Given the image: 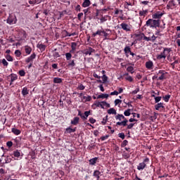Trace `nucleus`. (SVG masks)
<instances>
[{
  "label": "nucleus",
  "mask_w": 180,
  "mask_h": 180,
  "mask_svg": "<svg viewBox=\"0 0 180 180\" xmlns=\"http://www.w3.org/2000/svg\"><path fill=\"white\" fill-rule=\"evenodd\" d=\"M172 51L171 48H163V51L160 53V54H158L156 56L157 60H165L167 58V56L168 58L170 57V53Z\"/></svg>",
  "instance_id": "nucleus-1"
},
{
  "label": "nucleus",
  "mask_w": 180,
  "mask_h": 180,
  "mask_svg": "<svg viewBox=\"0 0 180 180\" xmlns=\"http://www.w3.org/2000/svg\"><path fill=\"white\" fill-rule=\"evenodd\" d=\"M146 26H148V27L157 29V27H160V20H155L154 18H153V19L149 18L146 21Z\"/></svg>",
  "instance_id": "nucleus-2"
},
{
  "label": "nucleus",
  "mask_w": 180,
  "mask_h": 180,
  "mask_svg": "<svg viewBox=\"0 0 180 180\" xmlns=\"http://www.w3.org/2000/svg\"><path fill=\"white\" fill-rule=\"evenodd\" d=\"M115 119L116 120H120L122 122H117L116 123V126H123L124 127L125 126H127V122H129V120H127V119H126L125 117L123 116V115L122 114H118L117 116H115Z\"/></svg>",
  "instance_id": "nucleus-3"
},
{
  "label": "nucleus",
  "mask_w": 180,
  "mask_h": 180,
  "mask_svg": "<svg viewBox=\"0 0 180 180\" xmlns=\"http://www.w3.org/2000/svg\"><path fill=\"white\" fill-rule=\"evenodd\" d=\"M6 23H8V25H16V23H18V18H16V15L9 14L6 20Z\"/></svg>",
  "instance_id": "nucleus-4"
},
{
  "label": "nucleus",
  "mask_w": 180,
  "mask_h": 180,
  "mask_svg": "<svg viewBox=\"0 0 180 180\" xmlns=\"http://www.w3.org/2000/svg\"><path fill=\"white\" fill-rule=\"evenodd\" d=\"M79 98H80L81 102H83L84 103L92 101V97L91 96H85L83 93L79 94Z\"/></svg>",
  "instance_id": "nucleus-5"
},
{
  "label": "nucleus",
  "mask_w": 180,
  "mask_h": 180,
  "mask_svg": "<svg viewBox=\"0 0 180 180\" xmlns=\"http://www.w3.org/2000/svg\"><path fill=\"white\" fill-rule=\"evenodd\" d=\"M94 105L96 106V108H101V109H104V106L110 108V104L108 103L106 101H96Z\"/></svg>",
  "instance_id": "nucleus-6"
},
{
  "label": "nucleus",
  "mask_w": 180,
  "mask_h": 180,
  "mask_svg": "<svg viewBox=\"0 0 180 180\" xmlns=\"http://www.w3.org/2000/svg\"><path fill=\"white\" fill-rule=\"evenodd\" d=\"M148 161H150V159L148 158H145L143 162L139 163V165L137 166V170L143 171V169H144V168L147 167V165L146 164V162H148Z\"/></svg>",
  "instance_id": "nucleus-7"
},
{
  "label": "nucleus",
  "mask_w": 180,
  "mask_h": 180,
  "mask_svg": "<svg viewBox=\"0 0 180 180\" xmlns=\"http://www.w3.org/2000/svg\"><path fill=\"white\" fill-rule=\"evenodd\" d=\"M82 53L85 56H91L92 53H95V49H94L92 47H89L86 49H84Z\"/></svg>",
  "instance_id": "nucleus-8"
},
{
  "label": "nucleus",
  "mask_w": 180,
  "mask_h": 180,
  "mask_svg": "<svg viewBox=\"0 0 180 180\" xmlns=\"http://www.w3.org/2000/svg\"><path fill=\"white\" fill-rule=\"evenodd\" d=\"M162 16H164V13H162L161 11H158L152 15L153 19H157V20H160Z\"/></svg>",
  "instance_id": "nucleus-9"
},
{
  "label": "nucleus",
  "mask_w": 180,
  "mask_h": 180,
  "mask_svg": "<svg viewBox=\"0 0 180 180\" xmlns=\"http://www.w3.org/2000/svg\"><path fill=\"white\" fill-rule=\"evenodd\" d=\"M120 26H121V29H122V30H124L125 32L131 31V27L130 25H128L126 22L121 23Z\"/></svg>",
  "instance_id": "nucleus-10"
},
{
  "label": "nucleus",
  "mask_w": 180,
  "mask_h": 180,
  "mask_svg": "<svg viewBox=\"0 0 180 180\" xmlns=\"http://www.w3.org/2000/svg\"><path fill=\"white\" fill-rule=\"evenodd\" d=\"M34 58H36V53H34L25 60V63H33V60H34Z\"/></svg>",
  "instance_id": "nucleus-11"
},
{
  "label": "nucleus",
  "mask_w": 180,
  "mask_h": 180,
  "mask_svg": "<svg viewBox=\"0 0 180 180\" xmlns=\"http://www.w3.org/2000/svg\"><path fill=\"white\" fill-rule=\"evenodd\" d=\"M153 67H154V63H153V61L149 60L146 63V68L148 70H153Z\"/></svg>",
  "instance_id": "nucleus-12"
},
{
  "label": "nucleus",
  "mask_w": 180,
  "mask_h": 180,
  "mask_svg": "<svg viewBox=\"0 0 180 180\" xmlns=\"http://www.w3.org/2000/svg\"><path fill=\"white\" fill-rule=\"evenodd\" d=\"M174 6H175V1L174 0L169 1L167 5V9H174Z\"/></svg>",
  "instance_id": "nucleus-13"
},
{
  "label": "nucleus",
  "mask_w": 180,
  "mask_h": 180,
  "mask_svg": "<svg viewBox=\"0 0 180 180\" xmlns=\"http://www.w3.org/2000/svg\"><path fill=\"white\" fill-rule=\"evenodd\" d=\"M76 129H72L71 127H68L65 129V134H70L71 133H74L76 131Z\"/></svg>",
  "instance_id": "nucleus-14"
},
{
  "label": "nucleus",
  "mask_w": 180,
  "mask_h": 180,
  "mask_svg": "<svg viewBox=\"0 0 180 180\" xmlns=\"http://www.w3.org/2000/svg\"><path fill=\"white\" fill-rule=\"evenodd\" d=\"M91 6V0H84V2L82 4L83 8H88Z\"/></svg>",
  "instance_id": "nucleus-15"
},
{
  "label": "nucleus",
  "mask_w": 180,
  "mask_h": 180,
  "mask_svg": "<svg viewBox=\"0 0 180 180\" xmlns=\"http://www.w3.org/2000/svg\"><path fill=\"white\" fill-rule=\"evenodd\" d=\"M71 124H73V126H77L78 123H79V117H75L72 121H71Z\"/></svg>",
  "instance_id": "nucleus-16"
},
{
  "label": "nucleus",
  "mask_w": 180,
  "mask_h": 180,
  "mask_svg": "<svg viewBox=\"0 0 180 180\" xmlns=\"http://www.w3.org/2000/svg\"><path fill=\"white\" fill-rule=\"evenodd\" d=\"M124 52L125 53L127 57H129V54L131 53V49H130V46H125L124 49Z\"/></svg>",
  "instance_id": "nucleus-17"
},
{
  "label": "nucleus",
  "mask_w": 180,
  "mask_h": 180,
  "mask_svg": "<svg viewBox=\"0 0 180 180\" xmlns=\"http://www.w3.org/2000/svg\"><path fill=\"white\" fill-rule=\"evenodd\" d=\"M93 176H95L97 180H99L101 178V172H99V170H95L94 172Z\"/></svg>",
  "instance_id": "nucleus-18"
},
{
  "label": "nucleus",
  "mask_w": 180,
  "mask_h": 180,
  "mask_svg": "<svg viewBox=\"0 0 180 180\" xmlns=\"http://www.w3.org/2000/svg\"><path fill=\"white\" fill-rule=\"evenodd\" d=\"M97 161H98L97 157L90 159L89 160V165H95L96 164Z\"/></svg>",
  "instance_id": "nucleus-19"
},
{
  "label": "nucleus",
  "mask_w": 180,
  "mask_h": 180,
  "mask_svg": "<svg viewBox=\"0 0 180 180\" xmlns=\"http://www.w3.org/2000/svg\"><path fill=\"white\" fill-rule=\"evenodd\" d=\"M11 131H12V133H13V134H15V136H19V134H20V133H22V132L20 131V130H19V129H16V128H15V127H13V128L11 129Z\"/></svg>",
  "instance_id": "nucleus-20"
},
{
  "label": "nucleus",
  "mask_w": 180,
  "mask_h": 180,
  "mask_svg": "<svg viewBox=\"0 0 180 180\" xmlns=\"http://www.w3.org/2000/svg\"><path fill=\"white\" fill-rule=\"evenodd\" d=\"M103 30H97L96 32L92 34L93 37H96V36H102Z\"/></svg>",
  "instance_id": "nucleus-21"
},
{
  "label": "nucleus",
  "mask_w": 180,
  "mask_h": 180,
  "mask_svg": "<svg viewBox=\"0 0 180 180\" xmlns=\"http://www.w3.org/2000/svg\"><path fill=\"white\" fill-rule=\"evenodd\" d=\"M16 79H18V75H15V74H11V82H10V85H12V83L14 81H16Z\"/></svg>",
  "instance_id": "nucleus-22"
},
{
  "label": "nucleus",
  "mask_w": 180,
  "mask_h": 180,
  "mask_svg": "<svg viewBox=\"0 0 180 180\" xmlns=\"http://www.w3.org/2000/svg\"><path fill=\"white\" fill-rule=\"evenodd\" d=\"M109 98V94H102L97 96V99H105Z\"/></svg>",
  "instance_id": "nucleus-23"
},
{
  "label": "nucleus",
  "mask_w": 180,
  "mask_h": 180,
  "mask_svg": "<svg viewBox=\"0 0 180 180\" xmlns=\"http://www.w3.org/2000/svg\"><path fill=\"white\" fill-rule=\"evenodd\" d=\"M164 108V103H159L155 105V109L156 110H160V109Z\"/></svg>",
  "instance_id": "nucleus-24"
},
{
  "label": "nucleus",
  "mask_w": 180,
  "mask_h": 180,
  "mask_svg": "<svg viewBox=\"0 0 180 180\" xmlns=\"http://www.w3.org/2000/svg\"><path fill=\"white\" fill-rule=\"evenodd\" d=\"M147 13H148V10H142L139 11V16H143L145 18V16H147Z\"/></svg>",
  "instance_id": "nucleus-25"
},
{
  "label": "nucleus",
  "mask_w": 180,
  "mask_h": 180,
  "mask_svg": "<svg viewBox=\"0 0 180 180\" xmlns=\"http://www.w3.org/2000/svg\"><path fill=\"white\" fill-rule=\"evenodd\" d=\"M25 51L26 54H27V55L30 54L32 53V47H30L29 46H25Z\"/></svg>",
  "instance_id": "nucleus-26"
},
{
  "label": "nucleus",
  "mask_w": 180,
  "mask_h": 180,
  "mask_svg": "<svg viewBox=\"0 0 180 180\" xmlns=\"http://www.w3.org/2000/svg\"><path fill=\"white\" fill-rule=\"evenodd\" d=\"M22 95L23 96H26V95H29V90L27 89V87H23L22 90Z\"/></svg>",
  "instance_id": "nucleus-27"
},
{
  "label": "nucleus",
  "mask_w": 180,
  "mask_h": 180,
  "mask_svg": "<svg viewBox=\"0 0 180 180\" xmlns=\"http://www.w3.org/2000/svg\"><path fill=\"white\" fill-rule=\"evenodd\" d=\"M20 36L22 37V39L25 40L26 37H27V34L26 33V31L22 30L20 32Z\"/></svg>",
  "instance_id": "nucleus-28"
},
{
  "label": "nucleus",
  "mask_w": 180,
  "mask_h": 180,
  "mask_svg": "<svg viewBox=\"0 0 180 180\" xmlns=\"http://www.w3.org/2000/svg\"><path fill=\"white\" fill-rule=\"evenodd\" d=\"M71 48H72V50L70 51V53H74V51L77 50V44L75 42H72Z\"/></svg>",
  "instance_id": "nucleus-29"
},
{
  "label": "nucleus",
  "mask_w": 180,
  "mask_h": 180,
  "mask_svg": "<svg viewBox=\"0 0 180 180\" xmlns=\"http://www.w3.org/2000/svg\"><path fill=\"white\" fill-rule=\"evenodd\" d=\"M136 37H139L138 40H144V33H141V34H135Z\"/></svg>",
  "instance_id": "nucleus-30"
},
{
  "label": "nucleus",
  "mask_w": 180,
  "mask_h": 180,
  "mask_svg": "<svg viewBox=\"0 0 180 180\" xmlns=\"http://www.w3.org/2000/svg\"><path fill=\"white\" fill-rule=\"evenodd\" d=\"M37 47L41 51H44V50H46V45L44 44H38Z\"/></svg>",
  "instance_id": "nucleus-31"
},
{
  "label": "nucleus",
  "mask_w": 180,
  "mask_h": 180,
  "mask_svg": "<svg viewBox=\"0 0 180 180\" xmlns=\"http://www.w3.org/2000/svg\"><path fill=\"white\" fill-rule=\"evenodd\" d=\"M108 115H117L116 110L115 108H110L108 110Z\"/></svg>",
  "instance_id": "nucleus-32"
},
{
  "label": "nucleus",
  "mask_w": 180,
  "mask_h": 180,
  "mask_svg": "<svg viewBox=\"0 0 180 180\" xmlns=\"http://www.w3.org/2000/svg\"><path fill=\"white\" fill-rule=\"evenodd\" d=\"M54 84H61L63 82V79L60 77H55L53 79Z\"/></svg>",
  "instance_id": "nucleus-33"
},
{
  "label": "nucleus",
  "mask_w": 180,
  "mask_h": 180,
  "mask_svg": "<svg viewBox=\"0 0 180 180\" xmlns=\"http://www.w3.org/2000/svg\"><path fill=\"white\" fill-rule=\"evenodd\" d=\"M91 114V111H85L84 115H83L82 119L83 120H86L88 119V116Z\"/></svg>",
  "instance_id": "nucleus-34"
},
{
  "label": "nucleus",
  "mask_w": 180,
  "mask_h": 180,
  "mask_svg": "<svg viewBox=\"0 0 180 180\" xmlns=\"http://www.w3.org/2000/svg\"><path fill=\"white\" fill-rule=\"evenodd\" d=\"M103 35L104 37V40H109V33L106 32L105 30H103Z\"/></svg>",
  "instance_id": "nucleus-35"
},
{
  "label": "nucleus",
  "mask_w": 180,
  "mask_h": 180,
  "mask_svg": "<svg viewBox=\"0 0 180 180\" xmlns=\"http://www.w3.org/2000/svg\"><path fill=\"white\" fill-rule=\"evenodd\" d=\"M127 71L128 72H130L131 74H134V68H133V66H129L127 68Z\"/></svg>",
  "instance_id": "nucleus-36"
},
{
  "label": "nucleus",
  "mask_w": 180,
  "mask_h": 180,
  "mask_svg": "<svg viewBox=\"0 0 180 180\" xmlns=\"http://www.w3.org/2000/svg\"><path fill=\"white\" fill-rule=\"evenodd\" d=\"M5 58L6 60H7V61H10V62L13 61V58L9 54L6 55Z\"/></svg>",
  "instance_id": "nucleus-37"
},
{
  "label": "nucleus",
  "mask_w": 180,
  "mask_h": 180,
  "mask_svg": "<svg viewBox=\"0 0 180 180\" xmlns=\"http://www.w3.org/2000/svg\"><path fill=\"white\" fill-rule=\"evenodd\" d=\"M108 18H109V16H108V15L101 17V18L100 19L101 23H103L105 22H106V20H108Z\"/></svg>",
  "instance_id": "nucleus-38"
},
{
  "label": "nucleus",
  "mask_w": 180,
  "mask_h": 180,
  "mask_svg": "<svg viewBox=\"0 0 180 180\" xmlns=\"http://www.w3.org/2000/svg\"><path fill=\"white\" fill-rule=\"evenodd\" d=\"M124 5L125 9H129V6H133V4L131 2H127V1H125Z\"/></svg>",
  "instance_id": "nucleus-39"
},
{
  "label": "nucleus",
  "mask_w": 180,
  "mask_h": 180,
  "mask_svg": "<svg viewBox=\"0 0 180 180\" xmlns=\"http://www.w3.org/2000/svg\"><path fill=\"white\" fill-rule=\"evenodd\" d=\"M1 63L4 67H8V65H9V63H8L5 58L1 60Z\"/></svg>",
  "instance_id": "nucleus-40"
},
{
  "label": "nucleus",
  "mask_w": 180,
  "mask_h": 180,
  "mask_svg": "<svg viewBox=\"0 0 180 180\" xmlns=\"http://www.w3.org/2000/svg\"><path fill=\"white\" fill-rule=\"evenodd\" d=\"M153 98H155V103H158L161 101V96H155V95H153Z\"/></svg>",
  "instance_id": "nucleus-41"
},
{
  "label": "nucleus",
  "mask_w": 180,
  "mask_h": 180,
  "mask_svg": "<svg viewBox=\"0 0 180 180\" xmlns=\"http://www.w3.org/2000/svg\"><path fill=\"white\" fill-rule=\"evenodd\" d=\"M13 155L14 157L19 158V157H20V152H19V150H15L13 152Z\"/></svg>",
  "instance_id": "nucleus-42"
},
{
  "label": "nucleus",
  "mask_w": 180,
  "mask_h": 180,
  "mask_svg": "<svg viewBox=\"0 0 180 180\" xmlns=\"http://www.w3.org/2000/svg\"><path fill=\"white\" fill-rule=\"evenodd\" d=\"M65 57H66V60H68H68H71L72 55L71 54V53H66Z\"/></svg>",
  "instance_id": "nucleus-43"
},
{
  "label": "nucleus",
  "mask_w": 180,
  "mask_h": 180,
  "mask_svg": "<svg viewBox=\"0 0 180 180\" xmlns=\"http://www.w3.org/2000/svg\"><path fill=\"white\" fill-rule=\"evenodd\" d=\"M169 98H171L170 95H166V96H163V101H165V102H169Z\"/></svg>",
  "instance_id": "nucleus-44"
},
{
  "label": "nucleus",
  "mask_w": 180,
  "mask_h": 180,
  "mask_svg": "<svg viewBox=\"0 0 180 180\" xmlns=\"http://www.w3.org/2000/svg\"><path fill=\"white\" fill-rule=\"evenodd\" d=\"M14 54L16 57H20V56H22V52H20V50H15Z\"/></svg>",
  "instance_id": "nucleus-45"
},
{
  "label": "nucleus",
  "mask_w": 180,
  "mask_h": 180,
  "mask_svg": "<svg viewBox=\"0 0 180 180\" xmlns=\"http://www.w3.org/2000/svg\"><path fill=\"white\" fill-rule=\"evenodd\" d=\"M131 110H130V109L126 110L124 112V116H130V115H131V113H130Z\"/></svg>",
  "instance_id": "nucleus-46"
},
{
  "label": "nucleus",
  "mask_w": 180,
  "mask_h": 180,
  "mask_svg": "<svg viewBox=\"0 0 180 180\" xmlns=\"http://www.w3.org/2000/svg\"><path fill=\"white\" fill-rule=\"evenodd\" d=\"M18 74L20 77H25V75H26V72L23 70H20Z\"/></svg>",
  "instance_id": "nucleus-47"
},
{
  "label": "nucleus",
  "mask_w": 180,
  "mask_h": 180,
  "mask_svg": "<svg viewBox=\"0 0 180 180\" xmlns=\"http://www.w3.org/2000/svg\"><path fill=\"white\" fill-rule=\"evenodd\" d=\"M53 56L55 58H58V57H60V53H58V52L56 51H53Z\"/></svg>",
  "instance_id": "nucleus-48"
},
{
  "label": "nucleus",
  "mask_w": 180,
  "mask_h": 180,
  "mask_svg": "<svg viewBox=\"0 0 180 180\" xmlns=\"http://www.w3.org/2000/svg\"><path fill=\"white\" fill-rule=\"evenodd\" d=\"M11 161H12V158L7 156L6 158L5 159L4 164H9V162H11Z\"/></svg>",
  "instance_id": "nucleus-49"
},
{
  "label": "nucleus",
  "mask_w": 180,
  "mask_h": 180,
  "mask_svg": "<svg viewBox=\"0 0 180 180\" xmlns=\"http://www.w3.org/2000/svg\"><path fill=\"white\" fill-rule=\"evenodd\" d=\"M68 67H75V62L74 60H72L71 62L68 63Z\"/></svg>",
  "instance_id": "nucleus-50"
},
{
  "label": "nucleus",
  "mask_w": 180,
  "mask_h": 180,
  "mask_svg": "<svg viewBox=\"0 0 180 180\" xmlns=\"http://www.w3.org/2000/svg\"><path fill=\"white\" fill-rule=\"evenodd\" d=\"M125 79L129 82H133V77L131 76H127Z\"/></svg>",
  "instance_id": "nucleus-51"
},
{
  "label": "nucleus",
  "mask_w": 180,
  "mask_h": 180,
  "mask_svg": "<svg viewBox=\"0 0 180 180\" xmlns=\"http://www.w3.org/2000/svg\"><path fill=\"white\" fill-rule=\"evenodd\" d=\"M108 123V116H106L105 118H103V120L101 121V124L103 125L106 124Z\"/></svg>",
  "instance_id": "nucleus-52"
},
{
  "label": "nucleus",
  "mask_w": 180,
  "mask_h": 180,
  "mask_svg": "<svg viewBox=\"0 0 180 180\" xmlns=\"http://www.w3.org/2000/svg\"><path fill=\"white\" fill-rule=\"evenodd\" d=\"M115 105L117 106V105H119V103H122V100L120 99H115L114 101Z\"/></svg>",
  "instance_id": "nucleus-53"
},
{
  "label": "nucleus",
  "mask_w": 180,
  "mask_h": 180,
  "mask_svg": "<svg viewBox=\"0 0 180 180\" xmlns=\"http://www.w3.org/2000/svg\"><path fill=\"white\" fill-rule=\"evenodd\" d=\"M128 143H129V141H127V140H124L121 146L122 147H126V146H127Z\"/></svg>",
  "instance_id": "nucleus-54"
},
{
  "label": "nucleus",
  "mask_w": 180,
  "mask_h": 180,
  "mask_svg": "<svg viewBox=\"0 0 180 180\" xmlns=\"http://www.w3.org/2000/svg\"><path fill=\"white\" fill-rule=\"evenodd\" d=\"M118 137H120V139H122V140H124V137H125L124 133H123V132L120 133V134H118Z\"/></svg>",
  "instance_id": "nucleus-55"
},
{
  "label": "nucleus",
  "mask_w": 180,
  "mask_h": 180,
  "mask_svg": "<svg viewBox=\"0 0 180 180\" xmlns=\"http://www.w3.org/2000/svg\"><path fill=\"white\" fill-rule=\"evenodd\" d=\"M122 157L125 159V160H127V158H130V155L129 153H124L122 155Z\"/></svg>",
  "instance_id": "nucleus-56"
},
{
  "label": "nucleus",
  "mask_w": 180,
  "mask_h": 180,
  "mask_svg": "<svg viewBox=\"0 0 180 180\" xmlns=\"http://www.w3.org/2000/svg\"><path fill=\"white\" fill-rule=\"evenodd\" d=\"M77 89H79L80 91H84V89H85V86H84L83 84H79Z\"/></svg>",
  "instance_id": "nucleus-57"
},
{
  "label": "nucleus",
  "mask_w": 180,
  "mask_h": 180,
  "mask_svg": "<svg viewBox=\"0 0 180 180\" xmlns=\"http://www.w3.org/2000/svg\"><path fill=\"white\" fill-rule=\"evenodd\" d=\"M139 92H140V89H139V88H136L135 90H134V91L131 92V94H132L133 95H136V94H137V93H139Z\"/></svg>",
  "instance_id": "nucleus-58"
},
{
  "label": "nucleus",
  "mask_w": 180,
  "mask_h": 180,
  "mask_svg": "<svg viewBox=\"0 0 180 180\" xmlns=\"http://www.w3.org/2000/svg\"><path fill=\"white\" fill-rule=\"evenodd\" d=\"M108 139H109V135H105V136H102V137L101 138V140L102 141H105V140H108Z\"/></svg>",
  "instance_id": "nucleus-59"
},
{
  "label": "nucleus",
  "mask_w": 180,
  "mask_h": 180,
  "mask_svg": "<svg viewBox=\"0 0 180 180\" xmlns=\"http://www.w3.org/2000/svg\"><path fill=\"white\" fill-rule=\"evenodd\" d=\"M75 11H77V12H81V6L79 4L76 6Z\"/></svg>",
  "instance_id": "nucleus-60"
},
{
  "label": "nucleus",
  "mask_w": 180,
  "mask_h": 180,
  "mask_svg": "<svg viewBox=\"0 0 180 180\" xmlns=\"http://www.w3.org/2000/svg\"><path fill=\"white\" fill-rule=\"evenodd\" d=\"M103 82H106L108 81V76L105 75H103L102 77Z\"/></svg>",
  "instance_id": "nucleus-61"
},
{
  "label": "nucleus",
  "mask_w": 180,
  "mask_h": 180,
  "mask_svg": "<svg viewBox=\"0 0 180 180\" xmlns=\"http://www.w3.org/2000/svg\"><path fill=\"white\" fill-rule=\"evenodd\" d=\"M82 16H84V13H79L77 14V19L78 20H81V18H82Z\"/></svg>",
  "instance_id": "nucleus-62"
},
{
  "label": "nucleus",
  "mask_w": 180,
  "mask_h": 180,
  "mask_svg": "<svg viewBox=\"0 0 180 180\" xmlns=\"http://www.w3.org/2000/svg\"><path fill=\"white\" fill-rule=\"evenodd\" d=\"M89 121L90 122V123H91V124H94V123H96V120L94 119V118H89Z\"/></svg>",
  "instance_id": "nucleus-63"
},
{
  "label": "nucleus",
  "mask_w": 180,
  "mask_h": 180,
  "mask_svg": "<svg viewBox=\"0 0 180 180\" xmlns=\"http://www.w3.org/2000/svg\"><path fill=\"white\" fill-rule=\"evenodd\" d=\"M6 146H7V147H9V148H11V147H12V146H13V143L12 142V141H8L7 143H6Z\"/></svg>",
  "instance_id": "nucleus-64"
}]
</instances>
